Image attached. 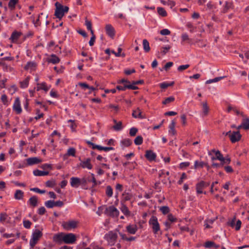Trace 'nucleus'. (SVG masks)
I'll list each match as a JSON object with an SVG mask.
<instances>
[{
	"instance_id": "f257e3e1",
	"label": "nucleus",
	"mask_w": 249,
	"mask_h": 249,
	"mask_svg": "<svg viewBox=\"0 0 249 249\" xmlns=\"http://www.w3.org/2000/svg\"><path fill=\"white\" fill-rule=\"evenodd\" d=\"M55 10L54 16L59 19L64 16L65 13L68 12L69 8L67 6H63L58 2L55 3Z\"/></svg>"
},
{
	"instance_id": "f03ea898",
	"label": "nucleus",
	"mask_w": 249,
	"mask_h": 249,
	"mask_svg": "<svg viewBox=\"0 0 249 249\" xmlns=\"http://www.w3.org/2000/svg\"><path fill=\"white\" fill-rule=\"evenodd\" d=\"M43 233L41 231L36 229L33 232L32 237L30 240V245L34 247L37 243L39 239L42 236Z\"/></svg>"
},
{
	"instance_id": "7ed1b4c3",
	"label": "nucleus",
	"mask_w": 249,
	"mask_h": 249,
	"mask_svg": "<svg viewBox=\"0 0 249 249\" xmlns=\"http://www.w3.org/2000/svg\"><path fill=\"white\" fill-rule=\"evenodd\" d=\"M118 238L117 234L113 231H109L105 235L104 238L106 240L109 245L113 246Z\"/></svg>"
},
{
	"instance_id": "20e7f679",
	"label": "nucleus",
	"mask_w": 249,
	"mask_h": 249,
	"mask_svg": "<svg viewBox=\"0 0 249 249\" xmlns=\"http://www.w3.org/2000/svg\"><path fill=\"white\" fill-rule=\"evenodd\" d=\"M149 223L151 226L153 233L157 234L160 231V226L157 217L152 216L149 221Z\"/></svg>"
},
{
	"instance_id": "39448f33",
	"label": "nucleus",
	"mask_w": 249,
	"mask_h": 249,
	"mask_svg": "<svg viewBox=\"0 0 249 249\" xmlns=\"http://www.w3.org/2000/svg\"><path fill=\"white\" fill-rule=\"evenodd\" d=\"M78 222L75 220H70L66 222H63L62 224L63 228L67 231L75 229L77 227Z\"/></svg>"
},
{
	"instance_id": "423d86ee",
	"label": "nucleus",
	"mask_w": 249,
	"mask_h": 249,
	"mask_svg": "<svg viewBox=\"0 0 249 249\" xmlns=\"http://www.w3.org/2000/svg\"><path fill=\"white\" fill-rule=\"evenodd\" d=\"M105 213L111 217H118L119 214V211L113 206L106 208Z\"/></svg>"
},
{
	"instance_id": "0eeeda50",
	"label": "nucleus",
	"mask_w": 249,
	"mask_h": 249,
	"mask_svg": "<svg viewBox=\"0 0 249 249\" xmlns=\"http://www.w3.org/2000/svg\"><path fill=\"white\" fill-rule=\"evenodd\" d=\"M242 137L239 130L236 131L231 132L230 135V139L232 143H235L239 141Z\"/></svg>"
},
{
	"instance_id": "6e6552de",
	"label": "nucleus",
	"mask_w": 249,
	"mask_h": 249,
	"mask_svg": "<svg viewBox=\"0 0 249 249\" xmlns=\"http://www.w3.org/2000/svg\"><path fill=\"white\" fill-rule=\"evenodd\" d=\"M76 240V236L73 233H70L64 234L63 242L66 244H73Z\"/></svg>"
},
{
	"instance_id": "1a4fd4ad",
	"label": "nucleus",
	"mask_w": 249,
	"mask_h": 249,
	"mask_svg": "<svg viewBox=\"0 0 249 249\" xmlns=\"http://www.w3.org/2000/svg\"><path fill=\"white\" fill-rule=\"evenodd\" d=\"M210 185L209 182H205L204 181H201L196 184V191L198 194H202L203 193L202 190L206 188Z\"/></svg>"
},
{
	"instance_id": "9d476101",
	"label": "nucleus",
	"mask_w": 249,
	"mask_h": 249,
	"mask_svg": "<svg viewBox=\"0 0 249 249\" xmlns=\"http://www.w3.org/2000/svg\"><path fill=\"white\" fill-rule=\"evenodd\" d=\"M13 109L18 114L21 113L22 109L20 107V102L19 97H17L13 105Z\"/></svg>"
},
{
	"instance_id": "9b49d317",
	"label": "nucleus",
	"mask_w": 249,
	"mask_h": 249,
	"mask_svg": "<svg viewBox=\"0 0 249 249\" xmlns=\"http://www.w3.org/2000/svg\"><path fill=\"white\" fill-rule=\"evenodd\" d=\"M145 157L149 161H152L156 160L157 155L153 151L148 150L145 151Z\"/></svg>"
},
{
	"instance_id": "f8f14e48",
	"label": "nucleus",
	"mask_w": 249,
	"mask_h": 249,
	"mask_svg": "<svg viewBox=\"0 0 249 249\" xmlns=\"http://www.w3.org/2000/svg\"><path fill=\"white\" fill-rule=\"evenodd\" d=\"M70 183L72 187L78 188L80 186V178L77 177H72L70 179Z\"/></svg>"
},
{
	"instance_id": "ddd939ff",
	"label": "nucleus",
	"mask_w": 249,
	"mask_h": 249,
	"mask_svg": "<svg viewBox=\"0 0 249 249\" xmlns=\"http://www.w3.org/2000/svg\"><path fill=\"white\" fill-rule=\"evenodd\" d=\"M107 34L111 37H113L115 35L114 28L110 24H107L105 27Z\"/></svg>"
},
{
	"instance_id": "4468645a",
	"label": "nucleus",
	"mask_w": 249,
	"mask_h": 249,
	"mask_svg": "<svg viewBox=\"0 0 249 249\" xmlns=\"http://www.w3.org/2000/svg\"><path fill=\"white\" fill-rule=\"evenodd\" d=\"M28 165H33L41 162V160L37 157L29 158L26 159Z\"/></svg>"
},
{
	"instance_id": "2eb2a0df",
	"label": "nucleus",
	"mask_w": 249,
	"mask_h": 249,
	"mask_svg": "<svg viewBox=\"0 0 249 249\" xmlns=\"http://www.w3.org/2000/svg\"><path fill=\"white\" fill-rule=\"evenodd\" d=\"M80 165L83 168H87L88 169H91L92 168V165L90 163V159L88 158L85 161H82L80 163Z\"/></svg>"
},
{
	"instance_id": "dca6fc26",
	"label": "nucleus",
	"mask_w": 249,
	"mask_h": 249,
	"mask_svg": "<svg viewBox=\"0 0 249 249\" xmlns=\"http://www.w3.org/2000/svg\"><path fill=\"white\" fill-rule=\"evenodd\" d=\"M64 234L63 233L55 234L53 237V240L56 243H61L63 242Z\"/></svg>"
},
{
	"instance_id": "f3484780",
	"label": "nucleus",
	"mask_w": 249,
	"mask_h": 249,
	"mask_svg": "<svg viewBox=\"0 0 249 249\" xmlns=\"http://www.w3.org/2000/svg\"><path fill=\"white\" fill-rule=\"evenodd\" d=\"M127 231L130 234H135L138 228L136 225H129L126 228Z\"/></svg>"
},
{
	"instance_id": "a211bd4d",
	"label": "nucleus",
	"mask_w": 249,
	"mask_h": 249,
	"mask_svg": "<svg viewBox=\"0 0 249 249\" xmlns=\"http://www.w3.org/2000/svg\"><path fill=\"white\" fill-rule=\"evenodd\" d=\"M47 61L49 63L55 64L60 62V59L55 54H52L51 57L47 59Z\"/></svg>"
},
{
	"instance_id": "6ab92c4d",
	"label": "nucleus",
	"mask_w": 249,
	"mask_h": 249,
	"mask_svg": "<svg viewBox=\"0 0 249 249\" xmlns=\"http://www.w3.org/2000/svg\"><path fill=\"white\" fill-rule=\"evenodd\" d=\"M21 34L20 32H18L17 31H14L12 33L11 36L10 38V39L11 40L12 42H15L17 41L18 38L21 36Z\"/></svg>"
},
{
	"instance_id": "aec40b11",
	"label": "nucleus",
	"mask_w": 249,
	"mask_h": 249,
	"mask_svg": "<svg viewBox=\"0 0 249 249\" xmlns=\"http://www.w3.org/2000/svg\"><path fill=\"white\" fill-rule=\"evenodd\" d=\"M233 8V4L231 2L226 1L225 5L222 10L221 12L223 13H226L230 9Z\"/></svg>"
},
{
	"instance_id": "412c9836",
	"label": "nucleus",
	"mask_w": 249,
	"mask_h": 249,
	"mask_svg": "<svg viewBox=\"0 0 249 249\" xmlns=\"http://www.w3.org/2000/svg\"><path fill=\"white\" fill-rule=\"evenodd\" d=\"M29 202L30 205L33 207L37 206L38 205V199L37 196H34L31 197L29 199Z\"/></svg>"
},
{
	"instance_id": "4be33fe9",
	"label": "nucleus",
	"mask_w": 249,
	"mask_h": 249,
	"mask_svg": "<svg viewBox=\"0 0 249 249\" xmlns=\"http://www.w3.org/2000/svg\"><path fill=\"white\" fill-rule=\"evenodd\" d=\"M24 196V192L20 190L16 191L14 194V198L17 200H21L23 199Z\"/></svg>"
},
{
	"instance_id": "5701e85b",
	"label": "nucleus",
	"mask_w": 249,
	"mask_h": 249,
	"mask_svg": "<svg viewBox=\"0 0 249 249\" xmlns=\"http://www.w3.org/2000/svg\"><path fill=\"white\" fill-rule=\"evenodd\" d=\"M204 247L206 248H208V249H210L212 248H214L215 249H217V248H218L220 246L218 245L215 244V243L213 241H207L205 242Z\"/></svg>"
},
{
	"instance_id": "b1692460",
	"label": "nucleus",
	"mask_w": 249,
	"mask_h": 249,
	"mask_svg": "<svg viewBox=\"0 0 249 249\" xmlns=\"http://www.w3.org/2000/svg\"><path fill=\"white\" fill-rule=\"evenodd\" d=\"M142 112L140 111V109L139 107L137 108L136 110H133L132 113V116L135 118H140L142 119L144 118L143 116L142 115Z\"/></svg>"
},
{
	"instance_id": "393cba45",
	"label": "nucleus",
	"mask_w": 249,
	"mask_h": 249,
	"mask_svg": "<svg viewBox=\"0 0 249 249\" xmlns=\"http://www.w3.org/2000/svg\"><path fill=\"white\" fill-rule=\"evenodd\" d=\"M175 125H176V122L175 121L173 120L169 126V133H171L173 135H176V133H177V132L175 129Z\"/></svg>"
},
{
	"instance_id": "a878e982",
	"label": "nucleus",
	"mask_w": 249,
	"mask_h": 249,
	"mask_svg": "<svg viewBox=\"0 0 249 249\" xmlns=\"http://www.w3.org/2000/svg\"><path fill=\"white\" fill-rule=\"evenodd\" d=\"M48 171H43L38 169L35 170L33 171V174L36 176H44L49 175Z\"/></svg>"
},
{
	"instance_id": "bb28decb",
	"label": "nucleus",
	"mask_w": 249,
	"mask_h": 249,
	"mask_svg": "<svg viewBox=\"0 0 249 249\" xmlns=\"http://www.w3.org/2000/svg\"><path fill=\"white\" fill-rule=\"evenodd\" d=\"M202 105L203 108V114L204 116H207L208 114L209 110V107L208 106L207 103L206 102H203V103H202Z\"/></svg>"
},
{
	"instance_id": "cd10ccee",
	"label": "nucleus",
	"mask_w": 249,
	"mask_h": 249,
	"mask_svg": "<svg viewBox=\"0 0 249 249\" xmlns=\"http://www.w3.org/2000/svg\"><path fill=\"white\" fill-rule=\"evenodd\" d=\"M204 166H207V164L203 161H198L196 160L195 162L194 168H203Z\"/></svg>"
},
{
	"instance_id": "c85d7f7f",
	"label": "nucleus",
	"mask_w": 249,
	"mask_h": 249,
	"mask_svg": "<svg viewBox=\"0 0 249 249\" xmlns=\"http://www.w3.org/2000/svg\"><path fill=\"white\" fill-rule=\"evenodd\" d=\"M36 64L34 62H28L24 67V69L28 70L29 69H32L36 67Z\"/></svg>"
},
{
	"instance_id": "c756f323",
	"label": "nucleus",
	"mask_w": 249,
	"mask_h": 249,
	"mask_svg": "<svg viewBox=\"0 0 249 249\" xmlns=\"http://www.w3.org/2000/svg\"><path fill=\"white\" fill-rule=\"evenodd\" d=\"M143 48L145 52H148L150 48L149 47V43L146 39H143L142 41Z\"/></svg>"
},
{
	"instance_id": "7c9ffc66",
	"label": "nucleus",
	"mask_w": 249,
	"mask_h": 249,
	"mask_svg": "<svg viewBox=\"0 0 249 249\" xmlns=\"http://www.w3.org/2000/svg\"><path fill=\"white\" fill-rule=\"evenodd\" d=\"M242 124L243 126V128L245 130H249V118H246L243 119Z\"/></svg>"
},
{
	"instance_id": "2f4dec72",
	"label": "nucleus",
	"mask_w": 249,
	"mask_h": 249,
	"mask_svg": "<svg viewBox=\"0 0 249 249\" xmlns=\"http://www.w3.org/2000/svg\"><path fill=\"white\" fill-rule=\"evenodd\" d=\"M157 12L159 15L162 17H165L167 16V13L165 9L162 7H159L157 8Z\"/></svg>"
},
{
	"instance_id": "473e14b6",
	"label": "nucleus",
	"mask_w": 249,
	"mask_h": 249,
	"mask_svg": "<svg viewBox=\"0 0 249 249\" xmlns=\"http://www.w3.org/2000/svg\"><path fill=\"white\" fill-rule=\"evenodd\" d=\"M226 76H220V77H217L212 79H210L206 82V84H211L214 82H217L223 78H224Z\"/></svg>"
},
{
	"instance_id": "72a5a7b5",
	"label": "nucleus",
	"mask_w": 249,
	"mask_h": 249,
	"mask_svg": "<svg viewBox=\"0 0 249 249\" xmlns=\"http://www.w3.org/2000/svg\"><path fill=\"white\" fill-rule=\"evenodd\" d=\"M18 0H10L8 3V7L11 10H13L15 8L16 4L18 2Z\"/></svg>"
},
{
	"instance_id": "f704fd0d",
	"label": "nucleus",
	"mask_w": 249,
	"mask_h": 249,
	"mask_svg": "<svg viewBox=\"0 0 249 249\" xmlns=\"http://www.w3.org/2000/svg\"><path fill=\"white\" fill-rule=\"evenodd\" d=\"M123 199L124 201H128L130 200L132 198V195L129 193L124 192L122 195Z\"/></svg>"
},
{
	"instance_id": "c9c22d12",
	"label": "nucleus",
	"mask_w": 249,
	"mask_h": 249,
	"mask_svg": "<svg viewBox=\"0 0 249 249\" xmlns=\"http://www.w3.org/2000/svg\"><path fill=\"white\" fill-rule=\"evenodd\" d=\"M121 143L125 147H128L131 145L132 142L129 139H125L121 141Z\"/></svg>"
},
{
	"instance_id": "e433bc0d",
	"label": "nucleus",
	"mask_w": 249,
	"mask_h": 249,
	"mask_svg": "<svg viewBox=\"0 0 249 249\" xmlns=\"http://www.w3.org/2000/svg\"><path fill=\"white\" fill-rule=\"evenodd\" d=\"M121 210L122 213L125 215H129L130 214V212L128 208L126 205L123 204L121 208Z\"/></svg>"
},
{
	"instance_id": "4c0bfd02",
	"label": "nucleus",
	"mask_w": 249,
	"mask_h": 249,
	"mask_svg": "<svg viewBox=\"0 0 249 249\" xmlns=\"http://www.w3.org/2000/svg\"><path fill=\"white\" fill-rule=\"evenodd\" d=\"M106 194L107 196L109 197H110L112 196L113 190H112V187L108 185V186H107L106 190Z\"/></svg>"
},
{
	"instance_id": "58836bf2",
	"label": "nucleus",
	"mask_w": 249,
	"mask_h": 249,
	"mask_svg": "<svg viewBox=\"0 0 249 249\" xmlns=\"http://www.w3.org/2000/svg\"><path fill=\"white\" fill-rule=\"evenodd\" d=\"M143 138L141 136H138L134 140V143L137 145H141L142 143Z\"/></svg>"
},
{
	"instance_id": "ea45409f",
	"label": "nucleus",
	"mask_w": 249,
	"mask_h": 249,
	"mask_svg": "<svg viewBox=\"0 0 249 249\" xmlns=\"http://www.w3.org/2000/svg\"><path fill=\"white\" fill-rule=\"evenodd\" d=\"M29 78L27 77L25 80L20 82V87L21 88H27L29 84Z\"/></svg>"
},
{
	"instance_id": "a19ab883",
	"label": "nucleus",
	"mask_w": 249,
	"mask_h": 249,
	"mask_svg": "<svg viewBox=\"0 0 249 249\" xmlns=\"http://www.w3.org/2000/svg\"><path fill=\"white\" fill-rule=\"evenodd\" d=\"M113 128L116 131H120L123 128L122 123L120 121L113 126Z\"/></svg>"
},
{
	"instance_id": "79ce46f5",
	"label": "nucleus",
	"mask_w": 249,
	"mask_h": 249,
	"mask_svg": "<svg viewBox=\"0 0 249 249\" xmlns=\"http://www.w3.org/2000/svg\"><path fill=\"white\" fill-rule=\"evenodd\" d=\"M175 101V98L173 96H170L166 98L162 103L163 105H167Z\"/></svg>"
},
{
	"instance_id": "37998d69",
	"label": "nucleus",
	"mask_w": 249,
	"mask_h": 249,
	"mask_svg": "<svg viewBox=\"0 0 249 249\" xmlns=\"http://www.w3.org/2000/svg\"><path fill=\"white\" fill-rule=\"evenodd\" d=\"M75 152H76V151H75V148H74L73 147H71V148H70L68 150L67 155L68 156H71L72 157H75Z\"/></svg>"
},
{
	"instance_id": "c03bdc74",
	"label": "nucleus",
	"mask_w": 249,
	"mask_h": 249,
	"mask_svg": "<svg viewBox=\"0 0 249 249\" xmlns=\"http://www.w3.org/2000/svg\"><path fill=\"white\" fill-rule=\"evenodd\" d=\"M87 184V180L86 178H80V186L84 189H87L88 188L86 187V185Z\"/></svg>"
},
{
	"instance_id": "a18cd8bd",
	"label": "nucleus",
	"mask_w": 249,
	"mask_h": 249,
	"mask_svg": "<svg viewBox=\"0 0 249 249\" xmlns=\"http://www.w3.org/2000/svg\"><path fill=\"white\" fill-rule=\"evenodd\" d=\"M160 210L163 214H167L170 211L169 208L166 206L161 207Z\"/></svg>"
},
{
	"instance_id": "49530a36",
	"label": "nucleus",
	"mask_w": 249,
	"mask_h": 249,
	"mask_svg": "<svg viewBox=\"0 0 249 249\" xmlns=\"http://www.w3.org/2000/svg\"><path fill=\"white\" fill-rule=\"evenodd\" d=\"M32 222L28 220H24L23 221V225L25 228L30 229L32 225Z\"/></svg>"
},
{
	"instance_id": "de8ad7c7",
	"label": "nucleus",
	"mask_w": 249,
	"mask_h": 249,
	"mask_svg": "<svg viewBox=\"0 0 249 249\" xmlns=\"http://www.w3.org/2000/svg\"><path fill=\"white\" fill-rule=\"evenodd\" d=\"M215 155H216L217 160H218L221 161L224 160V158L223 157V155L221 153L220 151L217 150L216 152Z\"/></svg>"
},
{
	"instance_id": "09e8293b",
	"label": "nucleus",
	"mask_w": 249,
	"mask_h": 249,
	"mask_svg": "<svg viewBox=\"0 0 249 249\" xmlns=\"http://www.w3.org/2000/svg\"><path fill=\"white\" fill-rule=\"evenodd\" d=\"M45 205L48 208H52L54 207V201L48 200L45 202Z\"/></svg>"
},
{
	"instance_id": "8fccbe9b",
	"label": "nucleus",
	"mask_w": 249,
	"mask_h": 249,
	"mask_svg": "<svg viewBox=\"0 0 249 249\" xmlns=\"http://www.w3.org/2000/svg\"><path fill=\"white\" fill-rule=\"evenodd\" d=\"M170 48H171V46L169 45H167L165 47H162L161 48V50L160 52V53H162V55H165L167 53L168 50H169L170 49Z\"/></svg>"
},
{
	"instance_id": "3c124183",
	"label": "nucleus",
	"mask_w": 249,
	"mask_h": 249,
	"mask_svg": "<svg viewBox=\"0 0 249 249\" xmlns=\"http://www.w3.org/2000/svg\"><path fill=\"white\" fill-rule=\"evenodd\" d=\"M98 149L99 150H104L105 151H108L109 150H113L114 148L112 147H103L100 145H99L98 147Z\"/></svg>"
},
{
	"instance_id": "603ef678",
	"label": "nucleus",
	"mask_w": 249,
	"mask_h": 249,
	"mask_svg": "<svg viewBox=\"0 0 249 249\" xmlns=\"http://www.w3.org/2000/svg\"><path fill=\"white\" fill-rule=\"evenodd\" d=\"M190 67L189 64L180 65L178 68V71L179 72H181L184 70L188 69Z\"/></svg>"
},
{
	"instance_id": "864d4df0",
	"label": "nucleus",
	"mask_w": 249,
	"mask_h": 249,
	"mask_svg": "<svg viewBox=\"0 0 249 249\" xmlns=\"http://www.w3.org/2000/svg\"><path fill=\"white\" fill-rule=\"evenodd\" d=\"M181 39L183 41H188V42H190L191 41V39L189 37L188 35L186 34H183L181 35Z\"/></svg>"
},
{
	"instance_id": "5fc2aeb1",
	"label": "nucleus",
	"mask_w": 249,
	"mask_h": 249,
	"mask_svg": "<svg viewBox=\"0 0 249 249\" xmlns=\"http://www.w3.org/2000/svg\"><path fill=\"white\" fill-rule=\"evenodd\" d=\"M138 132V129L136 127H132L129 130V135L131 136H134Z\"/></svg>"
},
{
	"instance_id": "6e6d98bb",
	"label": "nucleus",
	"mask_w": 249,
	"mask_h": 249,
	"mask_svg": "<svg viewBox=\"0 0 249 249\" xmlns=\"http://www.w3.org/2000/svg\"><path fill=\"white\" fill-rule=\"evenodd\" d=\"M30 190L36 193H39V194H44L45 193V190H40L38 188H31Z\"/></svg>"
},
{
	"instance_id": "4d7b16f0",
	"label": "nucleus",
	"mask_w": 249,
	"mask_h": 249,
	"mask_svg": "<svg viewBox=\"0 0 249 249\" xmlns=\"http://www.w3.org/2000/svg\"><path fill=\"white\" fill-rule=\"evenodd\" d=\"M46 211L44 207H41L38 208L37 213L39 215H43L46 213Z\"/></svg>"
},
{
	"instance_id": "13d9d810",
	"label": "nucleus",
	"mask_w": 249,
	"mask_h": 249,
	"mask_svg": "<svg viewBox=\"0 0 249 249\" xmlns=\"http://www.w3.org/2000/svg\"><path fill=\"white\" fill-rule=\"evenodd\" d=\"M55 184L54 180H48L46 182V185L47 187H53Z\"/></svg>"
},
{
	"instance_id": "bf43d9fd",
	"label": "nucleus",
	"mask_w": 249,
	"mask_h": 249,
	"mask_svg": "<svg viewBox=\"0 0 249 249\" xmlns=\"http://www.w3.org/2000/svg\"><path fill=\"white\" fill-rule=\"evenodd\" d=\"M1 101L5 105H7L8 100L7 97L5 94H3L1 96Z\"/></svg>"
},
{
	"instance_id": "052dcab7",
	"label": "nucleus",
	"mask_w": 249,
	"mask_h": 249,
	"mask_svg": "<svg viewBox=\"0 0 249 249\" xmlns=\"http://www.w3.org/2000/svg\"><path fill=\"white\" fill-rule=\"evenodd\" d=\"M85 25L87 26V28L88 30L92 29L91 22L90 21L88 20L87 18L86 19V20H85Z\"/></svg>"
},
{
	"instance_id": "680f3d73",
	"label": "nucleus",
	"mask_w": 249,
	"mask_h": 249,
	"mask_svg": "<svg viewBox=\"0 0 249 249\" xmlns=\"http://www.w3.org/2000/svg\"><path fill=\"white\" fill-rule=\"evenodd\" d=\"M171 33V32L167 29H164L160 31V34L163 36L169 35Z\"/></svg>"
},
{
	"instance_id": "e2e57ef3",
	"label": "nucleus",
	"mask_w": 249,
	"mask_h": 249,
	"mask_svg": "<svg viewBox=\"0 0 249 249\" xmlns=\"http://www.w3.org/2000/svg\"><path fill=\"white\" fill-rule=\"evenodd\" d=\"M37 85L41 86V89H43V90H45V91H47L49 89V88L48 87H47V86H46V84L45 82H43L41 84L38 83Z\"/></svg>"
},
{
	"instance_id": "0e129e2a",
	"label": "nucleus",
	"mask_w": 249,
	"mask_h": 249,
	"mask_svg": "<svg viewBox=\"0 0 249 249\" xmlns=\"http://www.w3.org/2000/svg\"><path fill=\"white\" fill-rule=\"evenodd\" d=\"M187 178V175L185 173H183L181 175V176L179 179V180L178 181V184H181L183 183V181L184 179H185Z\"/></svg>"
},
{
	"instance_id": "69168bd1",
	"label": "nucleus",
	"mask_w": 249,
	"mask_h": 249,
	"mask_svg": "<svg viewBox=\"0 0 249 249\" xmlns=\"http://www.w3.org/2000/svg\"><path fill=\"white\" fill-rule=\"evenodd\" d=\"M86 142L89 145L91 146V147L93 149H98V147L99 146V145H96L89 141H87Z\"/></svg>"
},
{
	"instance_id": "338daca9",
	"label": "nucleus",
	"mask_w": 249,
	"mask_h": 249,
	"mask_svg": "<svg viewBox=\"0 0 249 249\" xmlns=\"http://www.w3.org/2000/svg\"><path fill=\"white\" fill-rule=\"evenodd\" d=\"M7 215L5 213H1L0 215V221L3 222L5 221L7 218Z\"/></svg>"
},
{
	"instance_id": "774afa93",
	"label": "nucleus",
	"mask_w": 249,
	"mask_h": 249,
	"mask_svg": "<svg viewBox=\"0 0 249 249\" xmlns=\"http://www.w3.org/2000/svg\"><path fill=\"white\" fill-rule=\"evenodd\" d=\"M168 220L171 222H174L176 221L177 218L172 214L170 213L168 215Z\"/></svg>"
}]
</instances>
